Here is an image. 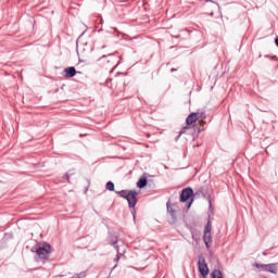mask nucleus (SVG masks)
I'll return each instance as SVG.
<instances>
[{
  "label": "nucleus",
  "mask_w": 278,
  "mask_h": 278,
  "mask_svg": "<svg viewBox=\"0 0 278 278\" xmlns=\"http://www.w3.org/2000/svg\"><path fill=\"white\" fill-rule=\"evenodd\" d=\"M117 194L119 197H122V199H126V201L128 202L129 207H136V205L138 203V199H137L138 192L137 191L122 190V191H118Z\"/></svg>",
  "instance_id": "f257e3e1"
},
{
  "label": "nucleus",
  "mask_w": 278,
  "mask_h": 278,
  "mask_svg": "<svg viewBox=\"0 0 278 278\" xmlns=\"http://www.w3.org/2000/svg\"><path fill=\"white\" fill-rule=\"evenodd\" d=\"M116 60H117V58L114 53H109V54L102 55L100 58V61L103 62V64H106L109 68L112 66H113V68H116V66H118L116 64Z\"/></svg>",
  "instance_id": "f03ea898"
},
{
  "label": "nucleus",
  "mask_w": 278,
  "mask_h": 278,
  "mask_svg": "<svg viewBox=\"0 0 278 278\" xmlns=\"http://www.w3.org/2000/svg\"><path fill=\"white\" fill-rule=\"evenodd\" d=\"M199 270L202 277H207L210 274V268L207 267V263H205V258H199L198 261Z\"/></svg>",
  "instance_id": "7ed1b4c3"
},
{
  "label": "nucleus",
  "mask_w": 278,
  "mask_h": 278,
  "mask_svg": "<svg viewBox=\"0 0 278 278\" xmlns=\"http://www.w3.org/2000/svg\"><path fill=\"white\" fill-rule=\"evenodd\" d=\"M49 249H51L50 245H46L45 248H38L36 253L40 260H47L49 257Z\"/></svg>",
  "instance_id": "20e7f679"
},
{
  "label": "nucleus",
  "mask_w": 278,
  "mask_h": 278,
  "mask_svg": "<svg viewBox=\"0 0 278 278\" xmlns=\"http://www.w3.org/2000/svg\"><path fill=\"white\" fill-rule=\"evenodd\" d=\"M192 194H194V191H192V188L184 189L180 194L181 203H186V201H188V199H190V197H192Z\"/></svg>",
  "instance_id": "39448f33"
},
{
  "label": "nucleus",
  "mask_w": 278,
  "mask_h": 278,
  "mask_svg": "<svg viewBox=\"0 0 278 278\" xmlns=\"http://www.w3.org/2000/svg\"><path fill=\"white\" fill-rule=\"evenodd\" d=\"M198 118H203V113H191L188 115L186 123L187 125H194Z\"/></svg>",
  "instance_id": "423d86ee"
},
{
  "label": "nucleus",
  "mask_w": 278,
  "mask_h": 278,
  "mask_svg": "<svg viewBox=\"0 0 278 278\" xmlns=\"http://www.w3.org/2000/svg\"><path fill=\"white\" fill-rule=\"evenodd\" d=\"M63 73L66 79H71V77H75V75H77V70H75V67H67Z\"/></svg>",
  "instance_id": "0eeeda50"
},
{
  "label": "nucleus",
  "mask_w": 278,
  "mask_h": 278,
  "mask_svg": "<svg viewBox=\"0 0 278 278\" xmlns=\"http://www.w3.org/2000/svg\"><path fill=\"white\" fill-rule=\"evenodd\" d=\"M203 241H204L206 249H211L212 248V233H204Z\"/></svg>",
  "instance_id": "6e6552de"
},
{
  "label": "nucleus",
  "mask_w": 278,
  "mask_h": 278,
  "mask_svg": "<svg viewBox=\"0 0 278 278\" xmlns=\"http://www.w3.org/2000/svg\"><path fill=\"white\" fill-rule=\"evenodd\" d=\"M265 270L267 273H273L274 275H276L277 266H275V264H267L266 267H265Z\"/></svg>",
  "instance_id": "1a4fd4ad"
},
{
  "label": "nucleus",
  "mask_w": 278,
  "mask_h": 278,
  "mask_svg": "<svg viewBox=\"0 0 278 278\" xmlns=\"http://www.w3.org/2000/svg\"><path fill=\"white\" fill-rule=\"evenodd\" d=\"M211 278H225V277H223V271H220V269H215L212 271Z\"/></svg>",
  "instance_id": "9d476101"
},
{
  "label": "nucleus",
  "mask_w": 278,
  "mask_h": 278,
  "mask_svg": "<svg viewBox=\"0 0 278 278\" xmlns=\"http://www.w3.org/2000/svg\"><path fill=\"white\" fill-rule=\"evenodd\" d=\"M147 186V178H140L137 182V188H144Z\"/></svg>",
  "instance_id": "9b49d317"
},
{
  "label": "nucleus",
  "mask_w": 278,
  "mask_h": 278,
  "mask_svg": "<svg viewBox=\"0 0 278 278\" xmlns=\"http://www.w3.org/2000/svg\"><path fill=\"white\" fill-rule=\"evenodd\" d=\"M167 212L172 216V218H176L175 210H173V207H170L169 203H167Z\"/></svg>",
  "instance_id": "f8f14e48"
},
{
  "label": "nucleus",
  "mask_w": 278,
  "mask_h": 278,
  "mask_svg": "<svg viewBox=\"0 0 278 278\" xmlns=\"http://www.w3.org/2000/svg\"><path fill=\"white\" fill-rule=\"evenodd\" d=\"M204 233H212V223L208 222L204 228Z\"/></svg>",
  "instance_id": "ddd939ff"
},
{
  "label": "nucleus",
  "mask_w": 278,
  "mask_h": 278,
  "mask_svg": "<svg viewBox=\"0 0 278 278\" xmlns=\"http://www.w3.org/2000/svg\"><path fill=\"white\" fill-rule=\"evenodd\" d=\"M106 190H109L110 192H114V182H106Z\"/></svg>",
  "instance_id": "4468645a"
},
{
  "label": "nucleus",
  "mask_w": 278,
  "mask_h": 278,
  "mask_svg": "<svg viewBox=\"0 0 278 278\" xmlns=\"http://www.w3.org/2000/svg\"><path fill=\"white\" fill-rule=\"evenodd\" d=\"M266 264H258V263H255V267L256 268H262V270H266Z\"/></svg>",
  "instance_id": "2eb2a0df"
},
{
  "label": "nucleus",
  "mask_w": 278,
  "mask_h": 278,
  "mask_svg": "<svg viewBox=\"0 0 278 278\" xmlns=\"http://www.w3.org/2000/svg\"><path fill=\"white\" fill-rule=\"evenodd\" d=\"M113 247L116 249L117 253L121 254V250L118 249V245H116V241L113 242Z\"/></svg>",
  "instance_id": "dca6fc26"
},
{
  "label": "nucleus",
  "mask_w": 278,
  "mask_h": 278,
  "mask_svg": "<svg viewBox=\"0 0 278 278\" xmlns=\"http://www.w3.org/2000/svg\"><path fill=\"white\" fill-rule=\"evenodd\" d=\"M275 42H276V47H278V38H276Z\"/></svg>",
  "instance_id": "f3484780"
},
{
  "label": "nucleus",
  "mask_w": 278,
  "mask_h": 278,
  "mask_svg": "<svg viewBox=\"0 0 278 278\" xmlns=\"http://www.w3.org/2000/svg\"><path fill=\"white\" fill-rule=\"evenodd\" d=\"M175 71H177L176 68H172V73H175Z\"/></svg>",
  "instance_id": "a211bd4d"
},
{
  "label": "nucleus",
  "mask_w": 278,
  "mask_h": 278,
  "mask_svg": "<svg viewBox=\"0 0 278 278\" xmlns=\"http://www.w3.org/2000/svg\"><path fill=\"white\" fill-rule=\"evenodd\" d=\"M181 134H184V130H181V131L179 132L180 136H181Z\"/></svg>",
  "instance_id": "6ab92c4d"
},
{
  "label": "nucleus",
  "mask_w": 278,
  "mask_h": 278,
  "mask_svg": "<svg viewBox=\"0 0 278 278\" xmlns=\"http://www.w3.org/2000/svg\"><path fill=\"white\" fill-rule=\"evenodd\" d=\"M205 1H210L212 3V0H205Z\"/></svg>",
  "instance_id": "aec40b11"
},
{
  "label": "nucleus",
  "mask_w": 278,
  "mask_h": 278,
  "mask_svg": "<svg viewBox=\"0 0 278 278\" xmlns=\"http://www.w3.org/2000/svg\"><path fill=\"white\" fill-rule=\"evenodd\" d=\"M190 205H192V202L189 204V207H190Z\"/></svg>",
  "instance_id": "412c9836"
}]
</instances>
